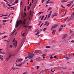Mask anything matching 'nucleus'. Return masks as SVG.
Listing matches in <instances>:
<instances>
[{
    "label": "nucleus",
    "instance_id": "obj_1",
    "mask_svg": "<svg viewBox=\"0 0 74 74\" xmlns=\"http://www.w3.org/2000/svg\"><path fill=\"white\" fill-rule=\"evenodd\" d=\"M27 19H24L23 21H22L21 20H20L19 21H16V27H18L20 25H24L26 24V21Z\"/></svg>",
    "mask_w": 74,
    "mask_h": 74
},
{
    "label": "nucleus",
    "instance_id": "obj_2",
    "mask_svg": "<svg viewBox=\"0 0 74 74\" xmlns=\"http://www.w3.org/2000/svg\"><path fill=\"white\" fill-rule=\"evenodd\" d=\"M28 53H29V55L27 57H25V59H27V58H29V59H32V58H33V57L34 56V54H33V53H29L28 52Z\"/></svg>",
    "mask_w": 74,
    "mask_h": 74
},
{
    "label": "nucleus",
    "instance_id": "obj_3",
    "mask_svg": "<svg viewBox=\"0 0 74 74\" xmlns=\"http://www.w3.org/2000/svg\"><path fill=\"white\" fill-rule=\"evenodd\" d=\"M58 26V25L56 24L52 26L51 28V30H53V29H55L56 27Z\"/></svg>",
    "mask_w": 74,
    "mask_h": 74
},
{
    "label": "nucleus",
    "instance_id": "obj_4",
    "mask_svg": "<svg viewBox=\"0 0 74 74\" xmlns=\"http://www.w3.org/2000/svg\"><path fill=\"white\" fill-rule=\"evenodd\" d=\"M29 19H32V18H33V14H31V12H29Z\"/></svg>",
    "mask_w": 74,
    "mask_h": 74
},
{
    "label": "nucleus",
    "instance_id": "obj_5",
    "mask_svg": "<svg viewBox=\"0 0 74 74\" xmlns=\"http://www.w3.org/2000/svg\"><path fill=\"white\" fill-rule=\"evenodd\" d=\"M51 13H52V11H50L49 13V14L47 19H49V17H50V16H51Z\"/></svg>",
    "mask_w": 74,
    "mask_h": 74
},
{
    "label": "nucleus",
    "instance_id": "obj_6",
    "mask_svg": "<svg viewBox=\"0 0 74 74\" xmlns=\"http://www.w3.org/2000/svg\"><path fill=\"white\" fill-rule=\"evenodd\" d=\"M23 60V59H17V60L16 61V62H22Z\"/></svg>",
    "mask_w": 74,
    "mask_h": 74
},
{
    "label": "nucleus",
    "instance_id": "obj_7",
    "mask_svg": "<svg viewBox=\"0 0 74 74\" xmlns=\"http://www.w3.org/2000/svg\"><path fill=\"white\" fill-rule=\"evenodd\" d=\"M24 15H22V16L23 18H25V16H26L27 14H26V13L25 12H24Z\"/></svg>",
    "mask_w": 74,
    "mask_h": 74
},
{
    "label": "nucleus",
    "instance_id": "obj_8",
    "mask_svg": "<svg viewBox=\"0 0 74 74\" xmlns=\"http://www.w3.org/2000/svg\"><path fill=\"white\" fill-rule=\"evenodd\" d=\"M67 34H65L63 36V37L62 38L63 39H64V38H66V37L67 36Z\"/></svg>",
    "mask_w": 74,
    "mask_h": 74
},
{
    "label": "nucleus",
    "instance_id": "obj_9",
    "mask_svg": "<svg viewBox=\"0 0 74 74\" xmlns=\"http://www.w3.org/2000/svg\"><path fill=\"white\" fill-rule=\"evenodd\" d=\"M55 32H56V30L54 29L52 32V34H54L55 33Z\"/></svg>",
    "mask_w": 74,
    "mask_h": 74
},
{
    "label": "nucleus",
    "instance_id": "obj_10",
    "mask_svg": "<svg viewBox=\"0 0 74 74\" xmlns=\"http://www.w3.org/2000/svg\"><path fill=\"white\" fill-rule=\"evenodd\" d=\"M15 48H16V46H17V41H15Z\"/></svg>",
    "mask_w": 74,
    "mask_h": 74
},
{
    "label": "nucleus",
    "instance_id": "obj_11",
    "mask_svg": "<svg viewBox=\"0 0 74 74\" xmlns=\"http://www.w3.org/2000/svg\"><path fill=\"white\" fill-rule=\"evenodd\" d=\"M14 54H10L9 56V58H11V57H12V56H14Z\"/></svg>",
    "mask_w": 74,
    "mask_h": 74
},
{
    "label": "nucleus",
    "instance_id": "obj_12",
    "mask_svg": "<svg viewBox=\"0 0 74 74\" xmlns=\"http://www.w3.org/2000/svg\"><path fill=\"white\" fill-rule=\"evenodd\" d=\"M24 27H29V29H30V28H31V27H32V26H30L29 27H28V26H24Z\"/></svg>",
    "mask_w": 74,
    "mask_h": 74
},
{
    "label": "nucleus",
    "instance_id": "obj_13",
    "mask_svg": "<svg viewBox=\"0 0 74 74\" xmlns=\"http://www.w3.org/2000/svg\"><path fill=\"white\" fill-rule=\"evenodd\" d=\"M67 1H64V0H62L61 1V2L62 3H66V2H67Z\"/></svg>",
    "mask_w": 74,
    "mask_h": 74
},
{
    "label": "nucleus",
    "instance_id": "obj_14",
    "mask_svg": "<svg viewBox=\"0 0 74 74\" xmlns=\"http://www.w3.org/2000/svg\"><path fill=\"white\" fill-rule=\"evenodd\" d=\"M15 31H16V30H15L13 32H12V33L11 34V36L13 35V34H14V33H15Z\"/></svg>",
    "mask_w": 74,
    "mask_h": 74
},
{
    "label": "nucleus",
    "instance_id": "obj_15",
    "mask_svg": "<svg viewBox=\"0 0 74 74\" xmlns=\"http://www.w3.org/2000/svg\"><path fill=\"white\" fill-rule=\"evenodd\" d=\"M39 51V50H36L35 51V52H36V53H38V52Z\"/></svg>",
    "mask_w": 74,
    "mask_h": 74
},
{
    "label": "nucleus",
    "instance_id": "obj_16",
    "mask_svg": "<svg viewBox=\"0 0 74 74\" xmlns=\"http://www.w3.org/2000/svg\"><path fill=\"white\" fill-rule=\"evenodd\" d=\"M72 19H68V20H67V22H69V21H71Z\"/></svg>",
    "mask_w": 74,
    "mask_h": 74
},
{
    "label": "nucleus",
    "instance_id": "obj_17",
    "mask_svg": "<svg viewBox=\"0 0 74 74\" xmlns=\"http://www.w3.org/2000/svg\"><path fill=\"white\" fill-rule=\"evenodd\" d=\"M50 1V0H48L46 2V4H48L49 3V1Z\"/></svg>",
    "mask_w": 74,
    "mask_h": 74
},
{
    "label": "nucleus",
    "instance_id": "obj_18",
    "mask_svg": "<svg viewBox=\"0 0 74 74\" xmlns=\"http://www.w3.org/2000/svg\"><path fill=\"white\" fill-rule=\"evenodd\" d=\"M65 58H66V59H70V57H66Z\"/></svg>",
    "mask_w": 74,
    "mask_h": 74
},
{
    "label": "nucleus",
    "instance_id": "obj_19",
    "mask_svg": "<svg viewBox=\"0 0 74 74\" xmlns=\"http://www.w3.org/2000/svg\"><path fill=\"white\" fill-rule=\"evenodd\" d=\"M7 37V36L6 35L5 36L3 37H2V38L3 39V38H6V37Z\"/></svg>",
    "mask_w": 74,
    "mask_h": 74
},
{
    "label": "nucleus",
    "instance_id": "obj_20",
    "mask_svg": "<svg viewBox=\"0 0 74 74\" xmlns=\"http://www.w3.org/2000/svg\"><path fill=\"white\" fill-rule=\"evenodd\" d=\"M42 13H43V12H40L38 13V14H39V15H40V14H42Z\"/></svg>",
    "mask_w": 74,
    "mask_h": 74
},
{
    "label": "nucleus",
    "instance_id": "obj_21",
    "mask_svg": "<svg viewBox=\"0 0 74 74\" xmlns=\"http://www.w3.org/2000/svg\"><path fill=\"white\" fill-rule=\"evenodd\" d=\"M13 8V10L14 9V7H10L9 8L8 10H9V9H10V8Z\"/></svg>",
    "mask_w": 74,
    "mask_h": 74
},
{
    "label": "nucleus",
    "instance_id": "obj_22",
    "mask_svg": "<svg viewBox=\"0 0 74 74\" xmlns=\"http://www.w3.org/2000/svg\"><path fill=\"white\" fill-rule=\"evenodd\" d=\"M46 48H50V46H47L46 47Z\"/></svg>",
    "mask_w": 74,
    "mask_h": 74
},
{
    "label": "nucleus",
    "instance_id": "obj_23",
    "mask_svg": "<svg viewBox=\"0 0 74 74\" xmlns=\"http://www.w3.org/2000/svg\"><path fill=\"white\" fill-rule=\"evenodd\" d=\"M27 9L28 11H29V10H30V6H28Z\"/></svg>",
    "mask_w": 74,
    "mask_h": 74
},
{
    "label": "nucleus",
    "instance_id": "obj_24",
    "mask_svg": "<svg viewBox=\"0 0 74 74\" xmlns=\"http://www.w3.org/2000/svg\"><path fill=\"white\" fill-rule=\"evenodd\" d=\"M53 66V64H50L49 66H50V67L51 66Z\"/></svg>",
    "mask_w": 74,
    "mask_h": 74
},
{
    "label": "nucleus",
    "instance_id": "obj_25",
    "mask_svg": "<svg viewBox=\"0 0 74 74\" xmlns=\"http://www.w3.org/2000/svg\"><path fill=\"white\" fill-rule=\"evenodd\" d=\"M24 11H26V6H25L24 8Z\"/></svg>",
    "mask_w": 74,
    "mask_h": 74
},
{
    "label": "nucleus",
    "instance_id": "obj_26",
    "mask_svg": "<svg viewBox=\"0 0 74 74\" xmlns=\"http://www.w3.org/2000/svg\"><path fill=\"white\" fill-rule=\"evenodd\" d=\"M18 0H16L15 2H14V4H15V3H18Z\"/></svg>",
    "mask_w": 74,
    "mask_h": 74
},
{
    "label": "nucleus",
    "instance_id": "obj_27",
    "mask_svg": "<svg viewBox=\"0 0 74 74\" xmlns=\"http://www.w3.org/2000/svg\"><path fill=\"white\" fill-rule=\"evenodd\" d=\"M39 33H40V32H38L36 34H35V35H36V36H37V35H38V34H39Z\"/></svg>",
    "mask_w": 74,
    "mask_h": 74
},
{
    "label": "nucleus",
    "instance_id": "obj_28",
    "mask_svg": "<svg viewBox=\"0 0 74 74\" xmlns=\"http://www.w3.org/2000/svg\"><path fill=\"white\" fill-rule=\"evenodd\" d=\"M1 54H5V53L4 51L1 52Z\"/></svg>",
    "mask_w": 74,
    "mask_h": 74
},
{
    "label": "nucleus",
    "instance_id": "obj_29",
    "mask_svg": "<svg viewBox=\"0 0 74 74\" xmlns=\"http://www.w3.org/2000/svg\"><path fill=\"white\" fill-rule=\"evenodd\" d=\"M50 70L49 69H47V71H48V72H49L50 71Z\"/></svg>",
    "mask_w": 74,
    "mask_h": 74
},
{
    "label": "nucleus",
    "instance_id": "obj_30",
    "mask_svg": "<svg viewBox=\"0 0 74 74\" xmlns=\"http://www.w3.org/2000/svg\"><path fill=\"white\" fill-rule=\"evenodd\" d=\"M51 9H52V7H50L48 9V10H51Z\"/></svg>",
    "mask_w": 74,
    "mask_h": 74
},
{
    "label": "nucleus",
    "instance_id": "obj_31",
    "mask_svg": "<svg viewBox=\"0 0 74 74\" xmlns=\"http://www.w3.org/2000/svg\"><path fill=\"white\" fill-rule=\"evenodd\" d=\"M54 16H57V14H56V13H55L54 14Z\"/></svg>",
    "mask_w": 74,
    "mask_h": 74
},
{
    "label": "nucleus",
    "instance_id": "obj_32",
    "mask_svg": "<svg viewBox=\"0 0 74 74\" xmlns=\"http://www.w3.org/2000/svg\"><path fill=\"white\" fill-rule=\"evenodd\" d=\"M66 5L68 7H70V5H71V4H67Z\"/></svg>",
    "mask_w": 74,
    "mask_h": 74
},
{
    "label": "nucleus",
    "instance_id": "obj_33",
    "mask_svg": "<svg viewBox=\"0 0 74 74\" xmlns=\"http://www.w3.org/2000/svg\"><path fill=\"white\" fill-rule=\"evenodd\" d=\"M46 29H47V28H45L43 29V31H45L46 30Z\"/></svg>",
    "mask_w": 74,
    "mask_h": 74
},
{
    "label": "nucleus",
    "instance_id": "obj_34",
    "mask_svg": "<svg viewBox=\"0 0 74 74\" xmlns=\"http://www.w3.org/2000/svg\"><path fill=\"white\" fill-rule=\"evenodd\" d=\"M39 68H40V66H37V70H38Z\"/></svg>",
    "mask_w": 74,
    "mask_h": 74
},
{
    "label": "nucleus",
    "instance_id": "obj_35",
    "mask_svg": "<svg viewBox=\"0 0 74 74\" xmlns=\"http://www.w3.org/2000/svg\"><path fill=\"white\" fill-rule=\"evenodd\" d=\"M3 22H7V21L5 20H3Z\"/></svg>",
    "mask_w": 74,
    "mask_h": 74
},
{
    "label": "nucleus",
    "instance_id": "obj_36",
    "mask_svg": "<svg viewBox=\"0 0 74 74\" xmlns=\"http://www.w3.org/2000/svg\"><path fill=\"white\" fill-rule=\"evenodd\" d=\"M47 55L46 54H43L42 55V56H46Z\"/></svg>",
    "mask_w": 74,
    "mask_h": 74
},
{
    "label": "nucleus",
    "instance_id": "obj_37",
    "mask_svg": "<svg viewBox=\"0 0 74 74\" xmlns=\"http://www.w3.org/2000/svg\"><path fill=\"white\" fill-rule=\"evenodd\" d=\"M49 25V23L48 22V23H47V24L46 26H48V25Z\"/></svg>",
    "mask_w": 74,
    "mask_h": 74
},
{
    "label": "nucleus",
    "instance_id": "obj_38",
    "mask_svg": "<svg viewBox=\"0 0 74 74\" xmlns=\"http://www.w3.org/2000/svg\"><path fill=\"white\" fill-rule=\"evenodd\" d=\"M0 59H1L2 60H3V58L1 57H0Z\"/></svg>",
    "mask_w": 74,
    "mask_h": 74
},
{
    "label": "nucleus",
    "instance_id": "obj_39",
    "mask_svg": "<svg viewBox=\"0 0 74 74\" xmlns=\"http://www.w3.org/2000/svg\"><path fill=\"white\" fill-rule=\"evenodd\" d=\"M44 15L42 16L41 19H44Z\"/></svg>",
    "mask_w": 74,
    "mask_h": 74
},
{
    "label": "nucleus",
    "instance_id": "obj_40",
    "mask_svg": "<svg viewBox=\"0 0 74 74\" xmlns=\"http://www.w3.org/2000/svg\"><path fill=\"white\" fill-rule=\"evenodd\" d=\"M62 29V28L61 27H60L59 29V31H60Z\"/></svg>",
    "mask_w": 74,
    "mask_h": 74
},
{
    "label": "nucleus",
    "instance_id": "obj_41",
    "mask_svg": "<svg viewBox=\"0 0 74 74\" xmlns=\"http://www.w3.org/2000/svg\"><path fill=\"white\" fill-rule=\"evenodd\" d=\"M66 12H65L64 14V15H62V16H65L66 15Z\"/></svg>",
    "mask_w": 74,
    "mask_h": 74
},
{
    "label": "nucleus",
    "instance_id": "obj_42",
    "mask_svg": "<svg viewBox=\"0 0 74 74\" xmlns=\"http://www.w3.org/2000/svg\"><path fill=\"white\" fill-rule=\"evenodd\" d=\"M12 5H10L8 4V7H9L10 6H11Z\"/></svg>",
    "mask_w": 74,
    "mask_h": 74
},
{
    "label": "nucleus",
    "instance_id": "obj_43",
    "mask_svg": "<svg viewBox=\"0 0 74 74\" xmlns=\"http://www.w3.org/2000/svg\"><path fill=\"white\" fill-rule=\"evenodd\" d=\"M33 62V60H31L30 61V63H32V62Z\"/></svg>",
    "mask_w": 74,
    "mask_h": 74
},
{
    "label": "nucleus",
    "instance_id": "obj_44",
    "mask_svg": "<svg viewBox=\"0 0 74 74\" xmlns=\"http://www.w3.org/2000/svg\"><path fill=\"white\" fill-rule=\"evenodd\" d=\"M54 16H55L54 15H52L51 16V18H53V17H54Z\"/></svg>",
    "mask_w": 74,
    "mask_h": 74
},
{
    "label": "nucleus",
    "instance_id": "obj_45",
    "mask_svg": "<svg viewBox=\"0 0 74 74\" xmlns=\"http://www.w3.org/2000/svg\"><path fill=\"white\" fill-rule=\"evenodd\" d=\"M1 50H3V49H0V53H1Z\"/></svg>",
    "mask_w": 74,
    "mask_h": 74
},
{
    "label": "nucleus",
    "instance_id": "obj_46",
    "mask_svg": "<svg viewBox=\"0 0 74 74\" xmlns=\"http://www.w3.org/2000/svg\"><path fill=\"white\" fill-rule=\"evenodd\" d=\"M2 27V25H1V24H0V29H1Z\"/></svg>",
    "mask_w": 74,
    "mask_h": 74
},
{
    "label": "nucleus",
    "instance_id": "obj_47",
    "mask_svg": "<svg viewBox=\"0 0 74 74\" xmlns=\"http://www.w3.org/2000/svg\"><path fill=\"white\" fill-rule=\"evenodd\" d=\"M5 33V32L4 33H0V35H1V34H3Z\"/></svg>",
    "mask_w": 74,
    "mask_h": 74
},
{
    "label": "nucleus",
    "instance_id": "obj_48",
    "mask_svg": "<svg viewBox=\"0 0 74 74\" xmlns=\"http://www.w3.org/2000/svg\"><path fill=\"white\" fill-rule=\"evenodd\" d=\"M44 24V23H42L41 25H40V27H41V26H42V25H43V24Z\"/></svg>",
    "mask_w": 74,
    "mask_h": 74
},
{
    "label": "nucleus",
    "instance_id": "obj_49",
    "mask_svg": "<svg viewBox=\"0 0 74 74\" xmlns=\"http://www.w3.org/2000/svg\"><path fill=\"white\" fill-rule=\"evenodd\" d=\"M51 71H52V72H53L55 71V70H53V69H51Z\"/></svg>",
    "mask_w": 74,
    "mask_h": 74
},
{
    "label": "nucleus",
    "instance_id": "obj_50",
    "mask_svg": "<svg viewBox=\"0 0 74 74\" xmlns=\"http://www.w3.org/2000/svg\"><path fill=\"white\" fill-rule=\"evenodd\" d=\"M10 59V58L8 57V58H6V60H8V59Z\"/></svg>",
    "mask_w": 74,
    "mask_h": 74
},
{
    "label": "nucleus",
    "instance_id": "obj_51",
    "mask_svg": "<svg viewBox=\"0 0 74 74\" xmlns=\"http://www.w3.org/2000/svg\"><path fill=\"white\" fill-rule=\"evenodd\" d=\"M47 17H48V15H46V17L45 18V19H46V18H47Z\"/></svg>",
    "mask_w": 74,
    "mask_h": 74
},
{
    "label": "nucleus",
    "instance_id": "obj_52",
    "mask_svg": "<svg viewBox=\"0 0 74 74\" xmlns=\"http://www.w3.org/2000/svg\"><path fill=\"white\" fill-rule=\"evenodd\" d=\"M22 66V64H19V65H18V66Z\"/></svg>",
    "mask_w": 74,
    "mask_h": 74
},
{
    "label": "nucleus",
    "instance_id": "obj_53",
    "mask_svg": "<svg viewBox=\"0 0 74 74\" xmlns=\"http://www.w3.org/2000/svg\"><path fill=\"white\" fill-rule=\"evenodd\" d=\"M25 33H23V34L22 35V36H23V37L24 36H25Z\"/></svg>",
    "mask_w": 74,
    "mask_h": 74
},
{
    "label": "nucleus",
    "instance_id": "obj_54",
    "mask_svg": "<svg viewBox=\"0 0 74 74\" xmlns=\"http://www.w3.org/2000/svg\"><path fill=\"white\" fill-rule=\"evenodd\" d=\"M29 6H32V3H30L29 4Z\"/></svg>",
    "mask_w": 74,
    "mask_h": 74
},
{
    "label": "nucleus",
    "instance_id": "obj_55",
    "mask_svg": "<svg viewBox=\"0 0 74 74\" xmlns=\"http://www.w3.org/2000/svg\"><path fill=\"white\" fill-rule=\"evenodd\" d=\"M52 58H53V57H52V56H51L50 57V59H52Z\"/></svg>",
    "mask_w": 74,
    "mask_h": 74
},
{
    "label": "nucleus",
    "instance_id": "obj_56",
    "mask_svg": "<svg viewBox=\"0 0 74 74\" xmlns=\"http://www.w3.org/2000/svg\"><path fill=\"white\" fill-rule=\"evenodd\" d=\"M26 61H27V60H24V62H23V63H25V62H26Z\"/></svg>",
    "mask_w": 74,
    "mask_h": 74
},
{
    "label": "nucleus",
    "instance_id": "obj_57",
    "mask_svg": "<svg viewBox=\"0 0 74 74\" xmlns=\"http://www.w3.org/2000/svg\"><path fill=\"white\" fill-rule=\"evenodd\" d=\"M63 69H67V68L66 67H63Z\"/></svg>",
    "mask_w": 74,
    "mask_h": 74
},
{
    "label": "nucleus",
    "instance_id": "obj_58",
    "mask_svg": "<svg viewBox=\"0 0 74 74\" xmlns=\"http://www.w3.org/2000/svg\"><path fill=\"white\" fill-rule=\"evenodd\" d=\"M64 26L63 25H60V27H63Z\"/></svg>",
    "mask_w": 74,
    "mask_h": 74
},
{
    "label": "nucleus",
    "instance_id": "obj_59",
    "mask_svg": "<svg viewBox=\"0 0 74 74\" xmlns=\"http://www.w3.org/2000/svg\"><path fill=\"white\" fill-rule=\"evenodd\" d=\"M45 1V0H42V3H44Z\"/></svg>",
    "mask_w": 74,
    "mask_h": 74
},
{
    "label": "nucleus",
    "instance_id": "obj_60",
    "mask_svg": "<svg viewBox=\"0 0 74 74\" xmlns=\"http://www.w3.org/2000/svg\"><path fill=\"white\" fill-rule=\"evenodd\" d=\"M13 71H14L15 70V67L13 68Z\"/></svg>",
    "mask_w": 74,
    "mask_h": 74
},
{
    "label": "nucleus",
    "instance_id": "obj_61",
    "mask_svg": "<svg viewBox=\"0 0 74 74\" xmlns=\"http://www.w3.org/2000/svg\"><path fill=\"white\" fill-rule=\"evenodd\" d=\"M61 6L62 7H63V8H65V7H64L63 6H62V5H61Z\"/></svg>",
    "mask_w": 74,
    "mask_h": 74
},
{
    "label": "nucleus",
    "instance_id": "obj_62",
    "mask_svg": "<svg viewBox=\"0 0 74 74\" xmlns=\"http://www.w3.org/2000/svg\"><path fill=\"white\" fill-rule=\"evenodd\" d=\"M56 8H57V9L58 10H59V7H56Z\"/></svg>",
    "mask_w": 74,
    "mask_h": 74
},
{
    "label": "nucleus",
    "instance_id": "obj_63",
    "mask_svg": "<svg viewBox=\"0 0 74 74\" xmlns=\"http://www.w3.org/2000/svg\"><path fill=\"white\" fill-rule=\"evenodd\" d=\"M71 25V23H69V24H67V25Z\"/></svg>",
    "mask_w": 74,
    "mask_h": 74
},
{
    "label": "nucleus",
    "instance_id": "obj_64",
    "mask_svg": "<svg viewBox=\"0 0 74 74\" xmlns=\"http://www.w3.org/2000/svg\"><path fill=\"white\" fill-rule=\"evenodd\" d=\"M13 46L14 47L15 46V43H13Z\"/></svg>",
    "mask_w": 74,
    "mask_h": 74
}]
</instances>
